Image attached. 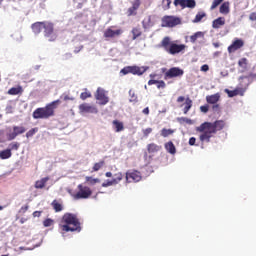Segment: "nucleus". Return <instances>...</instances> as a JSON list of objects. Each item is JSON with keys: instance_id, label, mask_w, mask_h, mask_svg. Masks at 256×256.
I'll return each mask as SVG.
<instances>
[{"instance_id": "obj_1", "label": "nucleus", "mask_w": 256, "mask_h": 256, "mask_svg": "<svg viewBox=\"0 0 256 256\" xmlns=\"http://www.w3.org/2000/svg\"><path fill=\"white\" fill-rule=\"evenodd\" d=\"M225 129V121L216 120L214 123L212 122H204L198 128V133H202L199 136L200 141L202 143L206 141L209 143L211 141V137L217 134V131H223Z\"/></svg>"}, {"instance_id": "obj_2", "label": "nucleus", "mask_w": 256, "mask_h": 256, "mask_svg": "<svg viewBox=\"0 0 256 256\" xmlns=\"http://www.w3.org/2000/svg\"><path fill=\"white\" fill-rule=\"evenodd\" d=\"M60 229L64 233H81V220H79V217L77 214L74 213H65L62 216Z\"/></svg>"}, {"instance_id": "obj_3", "label": "nucleus", "mask_w": 256, "mask_h": 256, "mask_svg": "<svg viewBox=\"0 0 256 256\" xmlns=\"http://www.w3.org/2000/svg\"><path fill=\"white\" fill-rule=\"evenodd\" d=\"M59 105H61L60 99L47 104L45 107L37 108L32 114L33 119H49V117H53Z\"/></svg>"}, {"instance_id": "obj_4", "label": "nucleus", "mask_w": 256, "mask_h": 256, "mask_svg": "<svg viewBox=\"0 0 256 256\" xmlns=\"http://www.w3.org/2000/svg\"><path fill=\"white\" fill-rule=\"evenodd\" d=\"M161 47L170 55H177V53L185 51L187 46L185 44L173 43L171 42V38L165 37L161 42Z\"/></svg>"}, {"instance_id": "obj_5", "label": "nucleus", "mask_w": 256, "mask_h": 256, "mask_svg": "<svg viewBox=\"0 0 256 256\" xmlns=\"http://www.w3.org/2000/svg\"><path fill=\"white\" fill-rule=\"evenodd\" d=\"M77 189L76 193L71 194V197H73L75 201H79L80 199H89V197L93 195V190L83 184H79Z\"/></svg>"}, {"instance_id": "obj_6", "label": "nucleus", "mask_w": 256, "mask_h": 256, "mask_svg": "<svg viewBox=\"0 0 256 256\" xmlns=\"http://www.w3.org/2000/svg\"><path fill=\"white\" fill-rule=\"evenodd\" d=\"M146 71H147V68L145 66H142V67H139V66H126V67H124L120 71V73H122V75H129V73H131L132 75L141 76Z\"/></svg>"}, {"instance_id": "obj_7", "label": "nucleus", "mask_w": 256, "mask_h": 256, "mask_svg": "<svg viewBox=\"0 0 256 256\" xmlns=\"http://www.w3.org/2000/svg\"><path fill=\"white\" fill-rule=\"evenodd\" d=\"M44 37L50 42L57 41V33H55L53 23L46 22L44 26Z\"/></svg>"}, {"instance_id": "obj_8", "label": "nucleus", "mask_w": 256, "mask_h": 256, "mask_svg": "<svg viewBox=\"0 0 256 256\" xmlns=\"http://www.w3.org/2000/svg\"><path fill=\"white\" fill-rule=\"evenodd\" d=\"M126 183H139L143 177L137 170H128L125 174Z\"/></svg>"}, {"instance_id": "obj_9", "label": "nucleus", "mask_w": 256, "mask_h": 256, "mask_svg": "<svg viewBox=\"0 0 256 256\" xmlns=\"http://www.w3.org/2000/svg\"><path fill=\"white\" fill-rule=\"evenodd\" d=\"M181 25V18L177 16H164L162 18V27H177Z\"/></svg>"}, {"instance_id": "obj_10", "label": "nucleus", "mask_w": 256, "mask_h": 256, "mask_svg": "<svg viewBox=\"0 0 256 256\" xmlns=\"http://www.w3.org/2000/svg\"><path fill=\"white\" fill-rule=\"evenodd\" d=\"M183 69L179 67H172L164 74V79L167 81V79H174L175 77H183Z\"/></svg>"}, {"instance_id": "obj_11", "label": "nucleus", "mask_w": 256, "mask_h": 256, "mask_svg": "<svg viewBox=\"0 0 256 256\" xmlns=\"http://www.w3.org/2000/svg\"><path fill=\"white\" fill-rule=\"evenodd\" d=\"M95 99L99 101L101 105H107L109 103V97H107V92L105 89L99 87L95 93Z\"/></svg>"}, {"instance_id": "obj_12", "label": "nucleus", "mask_w": 256, "mask_h": 256, "mask_svg": "<svg viewBox=\"0 0 256 256\" xmlns=\"http://www.w3.org/2000/svg\"><path fill=\"white\" fill-rule=\"evenodd\" d=\"M13 132L7 134L8 141H13V139H17L18 135H23L27 129L23 126H13Z\"/></svg>"}, {"instance_id": "obj_13", "label": "nucleus", "mask_w": 256, "mask_h": 256, "mask_svg": "<svg viewBox=\"0 0 256 256\" xmlns=\"http://www.w3.org/2000/svg\"><path fill=\"white\" fill-rule=\"evenodd\" d=\"M113 27H109L104 31L105 39H114V37H121L123 35V29L112 30Z\"/></svg>"}, {"instance_id": "obj_14", "label": "nucleus", "mask_w": 256, "mask_h": 256, "mask_svg": "<svg viewBox=\"0 0 256 256\" xmlns=\"http://www.w3.org/2000/svg\"><path fill=\"white\" fill-rule=\"evenodd\" d=\"M244 45L245 42L242 39L236 38L228 47V53H235V51H239V49H241Z\"/></svg>"}, {"instance_id": "obj_15", "label": "nucleus", "mask_w": 256, "mask_h": 256, "mask_svg": "<svg viewBox=\"0 0 256 256\" xmlns=\"http://www.w3.org/2000/svg\"><path fill=\"white\" fill-rule=\"evenodd\" d=\"M80 113H98L97 107L91 106L88 103H83L79 105Z\"/></svg>"}, {"instance_id": "obj_16", "label": "nucleus", "mask_w": 256, "mask_h": 256, "mask_svg": "<svg viewBox=\"0 0 256 256\" xmlns=\"http://www.w3.org/2000/svg\"><path fill=\"white\" fill-rule=\"evenodd\" d=\"M47 22H35L31 25V29L35 35H39L43 29H45V25Z\"/></svg>"}, {"instance_id": "obj_17", "label": "nucleus", "mask_w": 256, "mask_h": 256, "mask_svg": "<svg viewBox=\"0 0 256 256\" xmlns=\"http://www.w3.org/2000/svg\"><path fill=\"white\" fill-rule=\"evenodd\" d=\"M164 148L170 155H175V153H177V148L175 147V144H173V141L165 143Z\"/></svg>"}, {"instance_id": "obj_18", "label": "nucleus", "mask_w": 256, "mask_h": 256, "mask_svg": "<svg viewBox=\"0 0 256 256\" xmlns=\"http://www.w3.org/2000/svg\"><path fill=\"white\" fill-rule=\"evenodd\" d=\"M220 99H221V95H219V93H216L214 95L206 96V101L210 105H215L216 103H219Z\"/></svg>"}, {"instance_id": "obj_19", "label": "nucleus", "mask_w": 256, "mask_h": 256, "mask_svg": "<svg viewBox=\"0 0 256 256\" xmlns=\"http://www.w3.org/2000/svg\"><path fill=\"white\" fill-rule=\"evenodd\" d=\"M225 25V17H218L217 19L213 20L212 28L213 29H221Z\"/></svg>"}, {"instance_id": "obj_20", "label": "nucleus", "mask_w": 256, "mask_h": 256, "mask_svg": "<svg viewBox=\"0 0 256 256\" xmlns=\"http://www.w3.org/2000/svg\"><path fill=\"white\" fill-rule=\"evenodd\" d=\"M160 149H162V147L155 144V143H150V144L147 145V151L150 155H153L155 153H159Z\"/></svg>"}, {"instance_id": "obj_21", "label": "nucleus", "mask_w": 256, "mask_h": 256, "mask_svg": "<svg viewBox=\"0 0 256 256\" xmlns=\"http://www.w3.org/2000/svg\"><path fill=\"white\" fill-rule=\"evenodd\" d=\"M230 7L231 3H229V1L223 2L220 6L219 11L222 15H229V12L231 11Z\"/></svg>"}, {"instance_id": "obj_22", "label": "nucleus", "mask_w": 256, "mask_h": 256, "mask_svg": "<svg viewBox=\"0 0 256 256\" xmlns=\"http://www.w3.org/2000/svg\"><path fill=\"white\" fill-rule=\"evenodd\" d=\"M8 95H23V87L18 85L17 87H12L7 92Z\"/></svg>"}, {"instance_id": "obj_23", "label": "nucleus", "mask_w": 256, "mask_h": 256, "mask_svg": "<svg viewBox=\"0 0 256 256\" xmlns=\"http://www.w3.org/2000/svg\"><path fill=\"white\" fill-rule=\"evenodd\" d=\"M49 177H44V178H41L40 180H37L35 182V189H44L45 185H47V181H49Z\"/></svg>"}, {"instance_id": "obj_24", "label": "nucleus", "mask_w": 256, "mask_h": 256, "mask_svg": "<svg viewBox=\"0 0 256 256\" xmlns=\"http://www.w3.org/2000/svg\"><path fill=\"white\" fill-rule=\"evenodd\" d=\"M112 125H113L116 133H121V131H124V129H125L123 122H121L119 120H113Z\"/></svg>"}, {"instance_id": "obj_25", "label": "nucleus", "mask_w": 256, "mask_h": 256, "mask_svg": "<svg viewBox=\"0 0 256 256\" xmlns=\"http://www.w3.org/2000/svg\"><path fill=\"white\" fill-rule=\"evenodd\" d=\"M241 91V88H236L234 90L225 89V93H227L228 97H237V95H243V92Z\"/></svg>"}, {"instance_id": "obj_26", "label": "nucleus", "mask_w": 256, "mask_h": 256, "mask_svg": "<svg viewBox=\"0 0 256 256\" xmlns=\"http://www.w3.org/2000/svg\"><path fill=\"white\" fill-rule=\"evenodd\" d=\"M184 105H185V107L183 109V113H184V115H187V113H189V111L191 110V107H193V100L190 98H187L185 100Z\"/></svg>"}, {"instance_id": "obj_27", "label": "nucleus", "mask_w": 256, "mask_h": 256, "mask_svg": "<svg viewBox=\"0 0 256 256\" xmlns=\"http://www.w3.org/2000/svg\"><path fill=\"white\" fill-rule=\"evenodd\" d=\"M13 155V153L11 152V149H6V150H2L0 151V159H11V156Z\"/></svg>"}, {"instance_id": "obj_28", "label": "nucleus", "mask_w": 256, "mask_h": 256, "mask_svg": "<svg viewBox=\"0 0 256 256\" xmlns=\"http://www.w3.org/2000/svg\"><path fill=\"white\" fill-rule=\"evenodd\" d=\"M203 37H205V34L203 32H196L192 36H190V42L196 43L197 39H203Z\"/></svg>"}, {"instance_id": "obj_29", "label": "nucleus", "mask_w": 256, "mask_h": 256, "mask_svg": "<svg viewBox=\"0 0 256 256\" xmlns=\"http://www.w3.org/2000/svg\"><path fill=\"white\" fill-rule=\"evenodd\" d=\"M51 206L56 213L63 211V204L59 203L57 200L52 201Z\"/></svg>"}, {"instance_id": "obj_30", "label": "nucleus", "mask_w": 256, "mask_h": 256, "mask_svg": "<svg viewBox=\"0 0 256 256\" xmlns=\"http://www.w3.org/2000/svg\"><path fill=\"white\" fill-rule=\"evenodd\" d=\"M131 33L133 35L132 36L133 41H135V39H137V38L141 37V35H143V32L141 31V28H137V27L133 28Z\"/></svg>"}, {"instance_id": "obj_31", "label": "nucleus", "mask_w": 256, "mask_h": 256, "mask_svg": "<svg viewBox=\"0 0 256 256\" xmlns=\"http://www.w3.org/2000/svg\"><path fill=\"white\" fill-rule=\"evenodd\" d=\"M105 167V161L101 160L99 162H96L92 167V172L100 171V169H103Z\"/></svg>"}, {"instance_id": "obj_32", "label": "nucleus", "mask_w": 256, "mask_h": 256, "mask_svg": "<svg viewBox=\"0 0 256 256\" xmlns=\"http://www.w3.org/2000/svg\"><path fill=\"white\" fill-rule=\"evenodd\" d=\"M121 181H123V173L118 172L114 174V178L112 179L114 185H118V183H121Z\"/></svg>"}, {"instance_id": "obj_33", "label": "nucleus", "mask_w": 256, "mask_h": 256, "mask_svg": "<svg viewBox=\"0 0 256 256\" xmlns=\"http://www.w3.org/2000/svg\"><path fill=\"white\" fill-rule=\"evenodd\" d=\"M92 97L93 95L91 94V92H89V90H87V88H85L84 92L80 94V99L82 101H85L86 99H91Z\"/></svg>"}, {"instance_id": "obj_34", "label": "nucleus", "mask_w": 256, "mask_h": 256, "mask_svg": "<svg viewBox=\"0 0 256 256\" xmlns=\"http://www.w3.org/2000/svg\"><path fill=\"white\" fill-rule=\"evenodd\" d=\"M173 133H175V130L163 128L161 130V137H169V135H173Z\"/></svg>"}, {"instance_id": "obj_35", "label": "nucleus", "mask_w": 256, "mask_h": 256, "mask_svg": "<svg viewBox=\"0 0 256 256\" xmlns=\"http://www.w3.org/2000/svg\"><path fill=\"white\" fill-rule=\"evenodd\" d=\"M207 14L205 12H199L196 14L195 19L193 20V23H201L204 17H206Z\"/></svg>"}, {"instance_id": "obj_36", "label": "nucleus", "mask_w": 256, "mask_h": 256, "mask_svg": "<svg viewBox=\"0 0 256 256\" xmlns=\"http://www.w3.org/2000/svg\"><path fill=\"white\" fill-rule=\"evenodd\" d=\"M178 123H186L187 125H193V120L187 118V117H180L177 118Z\"/></svg>"}, {"instance_id": "obj_37", "label": "nucleus", "mask_w": 256, "mask_h": 256, "mask_svg": "<svg viewBox=\"0 0 256 256\" xmlns=\"http://www.w3.org/2000/svg\"><path fill=\"white\" fill-rule=\"evenodd\" d=\"M86 181L90 184V185H96V183H101V180H99V178H93L91 176H87L86 177Z\"/></svg>"}, {"instance_id": "obj_38", "label": "nucleus", "mask_w": 256, "mask_h": 256, "mask_svg": "<svg viewBox=\"0 0 256 256\" xmlns=\"http://www.w3.org/2000/svg\"><path fill=\"white\" fill-rule=\"evenodd\" d=\"M197 3L195 0H185V8L188 7V9H195V6Z\"/></svg>"}, {"instance_id": "obj_39", "label": "nucleus", "mask_w": 256, "mask_h": 256, "mask_svg": "<svg viewBox=\"0 0 256 256\" xmlns=\"http://www.w3.org/2000/svg\"><path fill=\"white\" fill-rule=\"evenodd\" d=\"M38 132H39V128H38V127L32 128V129H30V130L26 133V138H27V139H30V137H33V135H35V133H38Z\"/></svg>"}, {"instance_id": "obj_40", "label": "nucleus", "mask_w": 256, "mask_h": 256, "mask_svg": "<svg viewBox=\"0 0 256 256\" xmlns=\"http://www.w3.org/2000/svg\"><path fill=\"white\" fill-rule=\"evenodd\" d=\"M238 65H239V67H242V69H247V65H248V60H247V58H241V59L238 61Z\"/></svg>"}, {"instance_id": "obj_41", "label": "nucleus", "mask_w": 256, "mask_h": 256, "mask_svg": "<svg viewBox=\"0 0 256 256\" xmlns=\"http://www.w3.org/2000/svg\"><path fill=\"white\" fill-rule=\"evenodd\" d=\"M223 1H224V0H214V1L212 2V5H211V7H210V10L213 11V10L217 9V7H219V4H220V3H223Z\"/></svg>"}, {"instance_id": "obj_42", "label": "nucleus", "mask_w": 256, "mask_h": 256, "mask_svg": "<svg viewBox=\"0 0 256 256\" xmlns=\"http://www.w3.org/2000/svg\"><path fill=\"white\" fill-rule=\"evenodd\" d=\"M175 7H182V9H185V0H174Z\"/></svg>"}, {"instance_id": "obj_43", "label": "nucleus", "mask_w": 256, "mask_h": 256, "mask_svg": "<svg viewBox=\"0 0 256 256\" xmlns=\"http://www.w3.org/2000/svg\"><path fill=\"white\" fill-rule=\"evenodd\" d=\"M20 147V144L18 142H13L10 144V150L11 151H18Z\"/></svg>"}, {"instance_id": "obj_44", "label": "nucleus", "mask_w": 256, "mask_h": 256, "mask_svg": "<svg viewBox=\"0 0 256 256\" xmlns=\"http://www.w3.org/2000/svg\"><path fill=\"white\" fill-rule=\"evenodd\" d=\"M157 89H165V87H167V85L165 84V81L163 80H157Z\"/></svg>"}, {"instance_id": "obj_45", "label": "nucleus", "mask_w": 256, "mask_h": 256, "mask_svg": "<svg viewBox=\"0 0 256 256\" xmlns=\"http://www.w3.org/2000/svg\"><path fill=\"white\" fill-rule=\"evenodd\" d=\"M143 136L144 137H149L151 133H153V128H146L142 130Z\"/></svg>"}, {"instance_id": "obj_46", "label": "nucleus", "mask_w": 256, "mask_h": 256, "mask_svg": "<svg viewBox=\"0 0 256 256\" xmlns=\"http://www.w3.org/2000/svg\"><path fill=\"white\" fill-rule=\"evenodd\" d=\"M44 227H51L53 225V219L47 218L46 220L43 221Z\"/></svg>"}, {"instance_id": "obj_47", "label": "nucleus", "mask_w": 256, "mask_h": 256, "mask_svg": "<svg viewBox=\"0 0 256 256\" xmlns=\"http://www.w3.org/2000/svg\"><path fill=\"white\" fill-rule=\"evenodd\" d=\"M212 111L214 113H219V111H221V106L218 103L212 104Z\"/></svg>"}, {"instance_id": "obj_48", "label": "nucleus", "mask_w": 256, "mask_h": 256, "mask_svg": "<svg viewBox=\"0 0 256 256\" xmlns=\"http://www.w3.org/2000/svg\"><path fill=\"white\" fill-rule=\"evenodd\" d=\"M132 7L137 11V9L141 7V0H134V2L132 3Z\"/></svg>"}, {"instance_id": "obj_49", "label": "nucleus", "mask_w": 256, "mask_h": 256, "mask_svg": "<svg viewBox=\"0 0 256 256\" xmlns=\"http://www.w3.org/2000/svg\"><path fill=\"white\" fill-rule=\"evenodd\" d=\"M131 15H137V10L133 6L128 9V17H131Z\"/></svg>"}, {"instance_id": "obj_50", "label": "nucleus", "mask_w": 256, "mask_h": 256, "mask_svg": "<svg viewBox=\"0 0 256 256\" xmlns=\"http://www.w3.org/2000/svg\"><path fill=\"white\" fill-rule=\"evenodd\" d=\"M111 185H115L113 180H107L106 182L102 183V187H111Z\"/></svg>"}, {"instance_id": "obj_51", "label": "nucleus", "mask_w": 256, "mask_h": 256, "mask_svg": "<svg viewBox=\"0 0 256 256\" xmlns=\"http://www.w3.org/2000/svg\"><path fill=\"white\" fill-rule=\"evenodd\" d=\"M163 4L166 5L165 9H171V0H163Z\"/></svg>"}, {"instance_id": "obj_52", "label": "nucleus", "mask_w": 256, "mask_h": 256, "mask_svg": "<svg viewBox=\"0 0 256 256\" xmlns=\"http://www.w3.org/2000/svg\"><path fill=\"white\" fill-rule=\"evenodd\" d=\"M200 111L202 113H208L209 112V106L208 105L201 106Z\"/></svg>"}, {"instance_id": "obj_53", "label": "nucleus", "mask_w": 256, "mask_h": 256, "mask_svg": "<svg viewBox=\"0 0 256 256\" xmlns=\"http://www.w3.org/2000/svg\"><path fill=\"white\" fill-rule=\"evenodd\" d=\"M29 211V205L22 206L19 213H27Z\"/></svg>"}, {"instance_id": "obj_54", "label": "nucleus", "mask_w": 256, "mask_h": 256, "mask_svg": "<svg viewBox=\"0 0 256 256\" xmlns=\"http://www.w3.org/2000/svg\"><path fill=\"white\" fill-rule=\"evenodd\" d=\"M61 99H63V101H73V98L69 97V95H62Z\"/></svg>"}, {"instance_id": "obj_55", "label": "nucleus", "mask_w": 256, "mask_h": 256, "mask_svg": "<svg viewBox=\"0 0 256 256\" xmlns=\"http://www.w3.org/2000/svg\"><path fill=\"white\" fill-rule=\"evenodd\" d=\"M250 21H256V12H252L249 16Z\"/></svg>"}, {"instance_id": "obj_56", "label": "nucleus", "mask_w": 256, "mask_h": 256, "mask_svg": "<svg viewBox=\"0 0 256 256\" xmlns=\"http://www.w3.org/2000/svg\"><path fill=\"white\" fill-rule=\"evenodd\" d=\"M196 141H197V139L195 137H191L189 139V145H191V146L195 145Z\"/></svg>"}, {"instance_id": "obj_57", "label": "nucleus", "mask_w": 256, "mask_h": 256, "mask_svg": "<svg viewBox=\"0 0 256 256\" xmlns=\"http://www.w3.org/2000/svg\"><path fill=\"white\" fill-rule=\"evenodd\" d=\"M157 81L158 80L151 79V80L148 81V85H157Z\"/></svg>"}, {"instance_id": "obj_58", "label": "nucleus", "mask_w": 256, "mask_h": 256, "mask_svg": "<svg viewBox=\"0 0 256 256\" xmlns=\"http://www.w3.org/2000/svg\"><path fill=\"white\" fill-rule=\"evenodd\" d=\"M183 101H185V96H179L177 98V103H183Z\"/></svg>"}, {"instance_id": "obj_59", "label": "nucleus", "mask_w": 256, "mask_h": 256, "mask_svg": "<svg viewBox=\"0 0 256 256\" xmlns=\"http://www.w3.org/2000/svg\"><path fill=\"white\" fill-rule=\"evenodd\" d=\"M33 217H41V211H34Z\"/></svg>"}, {"instance_id": "obj_60", "label": "nucleus", "mask_w": 256, "mask_h": 256, "mask_svg": "<svg viewBox=\"0 0 256 256\" xmlns=\"http://www.w3.org/2000/svg\"><path fill=\"white\" fill-rule=\"evenodd\" d=\"M208 69H209V65H207V64H204L201 67V71H207Z\"/></svg>"}, {"instance_id": "obj_61", "label": "nucleus", "mask_w": 256, "mask_h": 256, "mask_svg": "<svg viewBox=\"0 0 256 256\" xmlns=\"http://www.w3.org/2000/svg\"><path fill=\"white\" fill-rule=\"evenodd\" d=\"M142 113H144V115H149V107L144 108Z\"/></svg>"}, {"instance_id": "obj_62", "label": "nucleus", "mask_w": 256, "mask_h": 256, "mask_svg": "<svg viewBox=\"0 0 256 256\" xmlns=\"http://www.w3.org/2000/svg\"><path fill=\"white\" fill-rule=\"evenodd\" d=\"M81 49H83V46H80L79 48H76V49L74 50V53H79V51H81Z\"/></svg>"}, {"instance_id": "obj_63", "label": "nucleus", "mask_w": 256, "mask_h": 256, "mask_svg": "<svg viewBox=\"0 0 256 256\" xmlns=\"http://www.w3.org/2000/svg\"><path fill=\"white\" fill-rule=\"evenodd\" d=\"M105 175H106V177H113V173H111V172H106Z\"/></svg>"}, {"instance_id": "obj_64", "label": "nucleus", "mask_w": 256, "mask_h": 256, "mask_svg": "<svg viewBox=\"0 0 256 256\" xmlns=\"http://www.w3.org/2000/svg\"><path fill=\"white\" fill-rule=\"evenodd\" d=\"M25 221H27V219H25V218H21L20 219V223L23 225V223H25Z\"/></svg>"}]
</instances>
